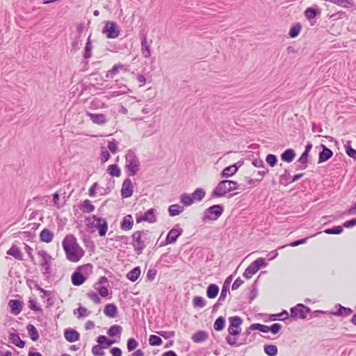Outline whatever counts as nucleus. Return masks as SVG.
<instances>
[{
	"instance_id": "23",
	"label": "nucleus",
	"mask_w": 356,
	"mask_h": 356,
	"mask_svg": "<svg viewBox=\"0 0 356 356\" xmlns=\"http://www.w3.org/2000/svg\"><path fill=\"white\" fill-rule=\"evenodd\" d=\"M323 150L319 154V163L326 161L332 156V152L326 147L325 145H322Z\"/></svg>"
},
{
	"instance_id": "59",
	"label": "nucleus",
	"mask_w": 356,
	"mask_h": 356,
	"mask_svg": "<svg viewBox=\"0 0 356 356\" xmlns=\"http://www.w3.org/2000/svg\"><path fill=\"white\" fill-rule=\"evenodd\" d=\"M89 312L88 311V309L85 307H79L78 309H77V314H78V317L79 318H81V317H86L87 316H88L89 314Z\"/></svg>"
},
{
	"instance_id": "32",
	"label": "nucleus",
	"mask_w": 356,
	"mask_h": 356,
	"mask_svg": "<svg viewBox=\"0 0 356 356\" xmlns=\"http://www.w3.org/2000/svg\"><path fill=\"white\" fill-rule=\"evenodd\" d=\"M26 329L31 339L33 341H38L39 339V334L35 327L33 325L29 324L27 325Z\"/></svg>"
},
{
	"instance_id": "53",
	"label": "nucleus",
	"mask_w": 356,
	"mask_h": 356,
	"mask_svg": "<svg viewBox=\"0 0 356 356\" xmlns=\"http://www.w3.org/2000/svg\"><path fill=\"white\" fill-rule=\"evenodd\" d=\"M103 346H94L92 348V353L95 356H103L104 355V351L102 350Z\"/></svg>"
},
{
	"instance_id": "16",
	"label": "nucleus",
	"mask_w": 356,
	"mask_h": 356,
	"mask_svg": "<svg viewBox=\"0 0 356 356\" xmlns=\"http://www.w3.org/2000/svg\"><path fill=\"white\" fill-rule=\"evenodd\" d=\"M65 339L70 342H75L79 339V333L74 330H66L64 332Z\"/></svg>"
},
{
	"instance_id": "12",
	"label": "nucleus",
	"mask_w": 356,
	"mask_h": 356,
	"mask_svg": "<svg viewBox=\"0 0 356 356\" xmlns=\"http://www.w3.org/2000/svg\"><path fill=\"white\" fill-rule=\"evenodd\" d=\"M142 221H147L152 223L155 222L156 221V217L155 216V209H149L144 213V215L136 218V222L138 223Z\"/></svg>"
},
{
	"instance_id": "7",
	"label": "nucleus",
	"mask_w": 356,
	"mask_h": 356,
	"mask_svg": "<svg viewBox=\"0 0 356 356\" xmlns=\"http://www.w3.org/2000/svg\"><path fill=\"white\" fill-rule=\"evenodd\" d=\"M102 33L105 34L108 38L113 39L119 36L120 29L115 22L106 21L102 29Z\"/></svg>"
},
{
	"instance_id": "58",
	"label": "nucleus",
	"mask_w": 356,
	"mask_h": 356,
	"mask_svg": "<svg viewBox=\"0 0 356 356\" xmlns=\"http://www.w3.org/2000/svg\"><path fill=\"white\" fill-rule=\"evenodd\" d=\"M282 328V325L280 323H274L271 326L269 327V332H271L273 334H277Z\"/></svg>"
},
{
	"instance_id": "29",
	"label": "nucleus",
	"mask_w": 356,
	"mask_h": 356,
	"mask_svg": "<svg viewBox=\"0 0 356 356\" xmlns=\"http://www.w3.org/2000/svg\"><path fill=\"white\" fill-rule=\"evenodd\" d=\"M80 209L84 213H91L95 210V206L89 200H85L81 207Z\"/></svg>"
},
{
	"instance_id": "39",
	"label": "nucleus",
	"mask_w": 356,
	"mask_h": 356,
	"mask_svg": "<svg viewBox=\"0 0 356 356\" xmlns=\"http://www.w3.org/2000/svg\"><path fill=\"white\" fill-rule=\"evenodd\" d=\"M264 352L268 356H276L277 354V348L275 345H266Z\"/></svg>"
},
{
	"instance_id": "52",
	"label": "nucleus",
	"mask_w": 356,
	"mask_h": 356,
	"mask_svg": "<svg viewBox=\"0 0 356 356\" xmlns=\"http://www.w3.org/2000/svg\"><path fill=\"white\" fill-rule=\"evenodd\" d=\"M305 15L307 19H312L316 17V10L312 8H308L305 11Z\"/></svg>"
},
{
	"instance_id": "64",
	"label": "nucleus",
	"mask_w": 356,
	"mask_h": 356,
	"mask_svg": "<svg viewBox=\"0 0 356 356\" xmlns=\"http://www.w3.org/2000/svg\"><path fill=\"white\" fill-rule=\"evenodd\" d=\"M352 313V310L349 308H346L343 307H341L338 312L336 314L337 315H349Z\"/></svg>"
},
{
	"instance_id": "6",
	"label": "nucleus",
	"mask_w": 356,
	"mask_h": 356,
	"mask_svg": "<svg viewBox=\"0 0 356 356\" xmlns=\"http://www.w3.org/2000/svg\"><path fill=\"white\" fill-rule=\"evenodd\" d=\"M222 212L223 207L221 205L216 204L211 206L205 211L203 220H216L222 215Z\"/></svg>"
},
{
	"instance_id": "31",
	"label": "nucleus",
	"mask_w": 356,
	"mask_h": 356,
	"mask_svg": "<svg viewBox=\"0 0 356 356\" xmlns=\"http://www.w3.org/2000/svg\"><path fill=\"white\" fill-rule=\"evenodd\" d=\"M219 291V288L216 284H211L209 285L207 289V296L209 298H215Z\"/></svg>"
},
{
	"instance_id": "28",
	"label": "nucleus",
	"mask_w": 356,
	"mask_h": 356,
	"mask_svg": "<svg viewBox=\"0 0 356 356\" xmlns=\"http://www.w3.org/2000/svg\"><path fill=\"white\" fill-rule=\"evenodd\" d=\"M296 156L295 151L292 149H287L281 154V159L282 161L290 163Z\"/></svg>"
},
{
	"instance_id": "19",
	"label": "nucleus",
	"mask_w": 356,
	"mask_h": 356,
	"mask_svg": "<svg viewBox=\"0 0 356 356\" xmlns=\"http://www.w3.org/2000/svg\"><path fill=\"white\" fill-rule=\"evenodd\" d=\"M71 279H72V282L74 286H80L82 284H83L84 282L87 280L77 270L72 273Z\"/></svg>"
},
{
	"instance_id": "37",
	"label": "nucleus",
	"mask_w": 356,
	"mask_h": 356,
	"mask_svg": "<svg viewBox=\"0 0 356 356\" xmlns=\"http://www.w3.org/2000/svg\"><path fill=\"white\" fill-rule=\"evenodd\" d=\"M191 195L193 201H201L205 196V192L202 188H197L194 191Z\"/></svg>"
},
{
	"instance_id": "26",
	"label": "nucleus",
	"mask_w": 356,
	"mask_h": 356,
	"mask_svg": "<svg viewBox=\"0 0 356 356\" xmlns=\"http://www.w3.org/2000/svg\"><path fill=\"white\" fill-rule=\"evenodd\" d=\"M134 225V220L131 215H127L124 217L121 223V228L124 230H130Z\"/></svg>"
},
{
	"instance_id": "62",
	"label": "nucleus",
	"mask_w": 356,
	"mask_h": 356,
	"mask_svg": "<svg viewBox=\"0 0 356 356\" xmlns=\"http://www.w3.org/2000/svg\"><path fill=\"white\" fill-rule=\"evenodd\" d=\"M157 271L154 268H150L147 273V279L149 281H152L155 279Z\"/></svg>"
},
{
	"instance_id": "13",
	"label": "nucleus",
	"mask_w": 356,
	"mask_h": 356,
	"mask_svg": "<svg viewBox=\"0 0 356 356\" xmlns=\"http://www.w3.org/2000/svg\"><path fill=\"white\" fill-rule=\"evenodd\" d=\"M86 114L90 118L91 121L95 124L102 125L107 122V118L104 114H95L89 112H88Z\"/></svg>"
},
{
	"instance_id": "22",
	"label": "nucleus",
	"mask_w": 356,
	"mask_h": 356,
	"mask_svg": "<svg viewBox=\"0 0 356 356\" xmlns=\"http://www.w3.org/2000/svg\"><path fill=\"white\" fill-rule=\"evenodd\" d=\"M208 337V333L206 331L201 330L194 333L191 337V339L195 343H201L206 341Z\"/></svg>"
},
{
	"instance_id": "10",
	"label": "nucleus",
	"mask_w": 356,
	"mask_h": 356,
	"mask_svg": "<svg viewBox=\"0 0 356 356\" xmlns=\"http://www.w3.org/2000/svg\"><path fill=\"white\" fill-rule=\"evenodd\" d=\"M310 312V309L302 304H298L291 309V317L293 318L305 319L307 314Z\"/></svg>"
},
{
	"instance_id": "57",
	"label": "nucleus",
	"mask_w": 356,
	"mask_h": 356,
	"mask_svg": "<svg viewBox=\"0 0 356 356\" xmlns=\"http://www.w3.org/2000/svg\"><path fill=\"white\" fill-rule=\"evenodd\" d=\"M300 31V26L296 25L293 26L289 31V35L291 38H296Z\"/></svg>"
},
{
	"instance_id": "45",
	"label": "nucleus",
	"mask_w": 356,
	"mask_h": 356,
	"mask_svg": "<svg viewBox=\"0 0 356 356\" xmlns=\"http://www.w3.org/2000/svg\"><path fill=\"white\" fill-rule=\"evenodd\" d=\"M257 269L259 270L262 267H266L267 266V263L265 259L262 257L258 258L255 261H254L252 264Z\"/></svg>"
},
{
	"instance_id": "51",
	"label": "nucleus",
	"mask_w": 356,
	"mask_h": 356,
	"mask_svg": "<svg viewBox=\"0 0 356 356\" xmlns=\"http://www.w3.org/2000/svg\"><path fill=\"white\" fill-rule=\"evenodd\" d=\"M228 291H229V287L227 285L222 286L221 293H220V297L218 300V302L219 304H220L222 302H223L225 300V298L227 295Z\"/></svg>"
},
{
	"instance_id": "61",
	"label": "nucleus",
	"mask_w": 356,
	"mask_h": 356,
	"mask_svg": "<svg viewBox=\"0 0 356 356\" xmlns=\"http://www.w3.org/2000/svg\"><path fill=\"white\" fill-rule=\"evenodd\" d=\"M108 147L109 150L112 153H116L118 151V143L115 140H113L112 141H110L108 145Z\"/></svg>"
},
{
	"instance_id": "20",
	"label": "nucleus",
	"mask_w": 356,
	"mask_h": 356,
	"mask_svg": "<svg viewBox=\"0 0 356 356\" xmlns=\"http://www.w3.org/2000/svg\"><path fill=\"white\" fill-rule=\"evenodd\" d=\"M8 339L12 343H13L14 345L19 348H22L25 346V342L20 339L19 335L17 333H10Z\"/></svg>"
},
{
	"instance_id": "17",
	"label": "nucleus",
	"mask_w": 356,
	"mask_h": 356,
	"mask_svg": "<svg viewBox=\"0 0 356 356\" xmlns=\"http://www.w3.org/2000/svg\"><path fill=\"white\" fill-rule=\"evenodd\" d=\"M141 52L145 58H149L151 56L150 44L147 42L146 35H143L142 38Z\"/></svg>"
},
{
	"instance_id": "47",
	"label": "nucleus",
	"mask_w": 356,
	"mask_h": 356,
	"mask_svg": "<svg viewBox=\"0 0 356 356\" xmlns=\"http://www.w3.org/2000/svg\"><path fill=\"white\" fill-rule=\"evenodd\" d=\"M308 155H309V154L303 152V153L299 158L298 162L302 164V165L300 166V169L304 170L307 168Z\"/></svg>"
},
{
	"instance_id": "43",
	"label": "nucleus",
	"mask_w": 356,
	"mask_h": 356,
	"mask_svg": "<svg viewBox=\"0 0 356 356\" xmlns=\"http://www.w3.org/2000/svg\"><path fill=\"white\" fill-rule=\"evenodd\" d=\"M193 305L194 307L202 308L205 306V301L201 296H195L193 300Z\"/></svg>"
},
{
	"instance_id": "18",
	"label": "nucleus",
	"mask_w": 356,
	"mask_h": 356,
	"mask_svg": "<svg viewBox=\"0 0 356 356\" xmlns=\"http://www.w3.org/2000/svg\"><path fill=\"white\" fill-rule=\"evenodd\" d=\"M54 236V233L49 229H43L40 234V241L47 243H50Z\"/></svg>"
},
{
	"instance_id": "50",
	"label": "nucleus",
	"mask_w": 356,
	"mask_h": 356,
	"mask_svg": "<svg viewBox=\"0 0 356 356\" xmlns=\"http://www.w3.org/2000/svg\"><path fill=\"white\" fill-rule=\"evenodd\" d=\"M138 346V343L134 338H130L127 341V349L129 352L134 350Z\"/></svg>"
},
{
	"instance_id": "60",
	"label": "nucleus",
	"mask_w": 356,
	"mask_h": 356,
	"mask_svg": "<svg viewBox=\"0 0 356 356\" xmlns=\"http://www.w3.org/2000/svg\"><path fill=\"white\" fill-rule=\"evenodd\" d=\"M29 308L35 312H42V309L38 306L37 302L35 300H30L29 302Z\"/></svg>"
},
{
	"instance_id": "25",
	"label": "nucleus",
	"mask_w": 356,
	"mask_h": 356,
	"mask_svg": "<svg viewBox=\"0 0 356 356\" xmlns=\"http://www.w3.org/2000/svg\"><path fill=\"white\" fill-rule=\"evenodd\" d=\"M7 254L10 255L19 261L23 260V254L21 250L16 245H12L7 251Z\"/></svg>"
},
{
	"instance_id": "35",
	"label": "nucleus",
	"mask_w": 356,
	"mask_h": 356,
	"mask_svg": "<svg viewBox=\"0 0 356 356\" xmlns=\"http://www.w3.org/2000/svg\"><path fill=\"white\" fill-rule=\"evenodd\" d=\"M124 65L122 64L115 65L111 70H109L106 74V77L108 79H113V77L119 72L120 70H122Z\"/></svg>"
},
{
	"instance_id": "55",
	"label": "nucleus",
	"mask_w": 356,
	"mask_h": 356,
	"mask_svg": "<svg viewBox=\"0 0 356 356\" xmlns=\"http://www.w3.org/2000/svg\"><path fill=\"white\" fill-rule=\"evenodd\" d=\"M266 161L268 163L271 167L275 166L276 164L277 159L275 155L274 154H268L266 156Z\"/></svg>"
},
{
	"instance_id": "46",
	"label": "nucleus",
	"mask_w": 356,
	"mask_h": 356,
	"mask_svg": "<svg viewBox=\"0 0 356 356\" xmlns=\"http://www.w3.org/2000/svg\"><path fill=\"white\" fill-rule=\"evenodd\" d=\"M149 343L151 346H160L162 343V339L160 337L152 334L149 338Z\"/></svg>"
},
{
	"instance_id": "38",
	"label": "nucleus",
	"mask_w": 356,
	"mask_h": 356,
	"mask_svg": "<svg viewBox=\"0 0 356 356\" xmlns=\"http://www.w3.org/2000/svg\"><path fill=\"white\" fill-rule=\"evenodd\" d=\"M180 201L185 206H191L194 202L192 195H190L188 193H183L181 195Z\"/></svg>"
},
{
	"instance_id": "24",
	"label": "nucleus",
	"mask_w": 356,
	"mask_h": 356,
	"mask_svg": "<svg viewBox=\"0 0 356 356\" xmlns=\"http://www.w3.org/2000/svg\"><path fill=\"white\" fill-rule=\"evenodd\" d=\"M106 316L110 318H114L117 315L118 308L114 304H107L104 309Z\"/></svg>"
},
{
	"instance_id": "21",
	"label": "nucleus",
	"mask_w": 356,
	"mask_h": 356,
	"mask_svg": "<svg viewBox=\"0 0 356 356\" xmlns=\"http://www.w3.org/2000/svg\"><path fill=\"white\" fill-rule=\"evenodd\" d=\"M240 165L238 166L237 164H234L226 167L221 172L222 177H229L235 175L238 170Z\"/></svg>"
},
{
	"instance_id": "56",
	"label": "nucleus",
	"mask_w": 356,
	"mask_h": 356,
	"mask_svg": "<svg viewBox=\"0 0 356 356\" xmlns=\"http://www.w3.org/2000/svg\"><path fill=\"white\" fill-rule=\"evenodd\" d=\"M157 334L160 336L163 337L164 339H170L175 336V332L174 331H159L157 332Z\"/></svg>"
},
{
	"instance_id": "9",
	"label": "nucleus",
	"mask_w": 356,
	"mask_h": 356,
	"mask_svg": "<svg viewBox=\"0 0 356 356\" xmlns=\"http://www.w3.org/2000/svg\"><path fill=\"white\" fill-rule=\"evenodd\" d=\"M229 325L228 332L230 335L236 336L241 332V325L242 319L239 316H232L229 318Z\"/></svg>"
},
{
	"instance_id": "3",
	"label": "nucleus",
	"mask_w": 356,
	"mask_h": 356,
	"mask_svg": "<svg viewBox=\"0 0 356 356\" xmlns=\"http://www.w3.org/2000/svg\"><path fill=\"white\" fill-rule=\"evenodd\" d=\"M238 184L232 180L220 181L212 192L213 197H222L230 191L238 189Z\"/></svg>"
},
{
	"instance_id": "48",
	"label": "nucleus",
	"mask_w": 356,
	"mask_h": 356,
	"mask_svg": "<svg viewBox=\"0 0 356 356\" xmlns=\"http://www.w3.org/2000/svg\"><path fill=\"white\" fill-rule=\"evenodd\" d=\"M91 51H92V44L90 42V37H89L88 38V41L86 44V47H85V53H84L85 58H89L91 57V56H92Z\"/></svg>"
},
{
	"instance_id": "42",
	"label": "nucleus",
	"mask_w": 356,
	"mask_h": 356,
	"mask_svg": "<svg viewBox=\"0 0 356 356\" xmlns=\"http://www.w3.org/2000/svg\"><path fill=\"white\" fill-rule=\"evenodd\" d=\"M122 327L120 325H112L108 329L107 333L111 337L117 336L120 334Z\"/></svg>"
},
{
	"instance_id": "44",
	"label": "nucleus",
	"mask_w": 356,
	"mask_h": 356,
	"mask_svg": "<svg viewBox=\"0 0 356 356\" xmlns=\"http://www.w3.org/2000/svg\"><path fill=\"white\" fill-rule=\"evenodd\" d=\"M346 154L351 158L356 159V150L352 148L350 141H347L345 145Z\"/></svg>"
},
{
	"instance_id": "34",
	"label": "nucleus",
	"mask_w": 356,
	"mask_h": 356,
	"mask_svg": "<svg viewBox=\"0 0 356 356\" xmlns=\"http://www.w3.org/2000/svg\"><path fill=\"white\" fill-rule=\"evenodd\" d=\"M107 172L112 176L118 177L121 175V170L117 164L110 165L107 168Z\"/></svg>"
},
{
	"instance_id": "30",
	"label": "nucleus",
	"mask_w": 356,
	"mask_h": 356,
	"mask_svg": "<svg viewBox=\"0 0 356 356\" xmlns=\"http://www.w3.org/2000/svg\"><path fill=\"white\" fill-rule=\"evenodd\" d=\"M140 273V268L139 267H136L127 274V277L130 281L135 282L139 277Z\"/></svg>"
},
{
	"instance_id": "4",
	"label": "nucleus",
	"mask_w": 356,
	"mask_h": 356,
	"mask_svg": "<svg viewBox=\"0 0 356 356\" xmlns=\"http://www.w3.org/2000/svg\"><path fill=\"white\" fill-rule=\"evenodd\" d=\"M125 168H127L129 175H135L139 171L140 161L138 158L133 152L128 151L125 155Z\"/></svg>"
},
{
	"instance_id": "15",
	"label": "nucleus",
	"mask_w": 356,
	"mask_h": 356,
	"mask_svg": "<svg viewBox=\"0 0 356 356\" xmlns=\"http://www.w3.org/2000/svg\"><path fill=\"white\" fill-rule=\"evenodd\" d=\"M11 312L15 315L19 314L22 310V303L18 300H11L8 302Z\"/></svg>"
},
{
	"instance_id": "5",
	"label": "nucleus",
	"mask_w": 356,
	"mask_h": 356,
	"mask_svg": "<svg viewBox=\"0 0 356 356\" xmlns=\"http://www.w3.org/2000/svg\"><path fill=\"white\" fill-rule=\"evenodd\" d=\"M87 220L91 228H95L98 230L100 236L106 235L108 230V223L106 219L93 215L88 218Z\"/></svg>"
},
{
	"instance_id": "36",
	"label": "nucleus",
	"mask_w": 356,
	"mask_h": 356,
	"mask_svg": "<svg viewBox=\"0 0 356 356\" xmlns=\"http://www.w3.org/2000/svg\"><path fill=\"white\" fill-rule=\"evenodd\" d=\"M250 330H259L262 332L267 333L269 332V326H267L266 325H262L260 323H253L252 324L249 328Z\"/></svg>"
},
{
	"instance_id": "11",
	"label": "nucleus",
	"mask_w": 356,
	"mask_h": 356,
	"mask_svg": "<svg viewBox=\"0 0 356 356\" xmlns=\"http://www.w3.org/2000/svg\"><path fill=\"white\" fill-rule=\"evenodd\" d=\"M134 193V187L132 185L131 180L129 178H126L122 186L121 195L124 198L131 197Z\"/></svg>"
},
{
	"instance_id": "14",
	"label": "nucleus",
	"mask_w": 356,
	"mask_h": 356,
	"mask_svg": "<svg viewBox=\"0 0 356 356\" xmlns=\"http://www.w3.org/2000/svg\"><path fill=\"white\" fill-rule=\"evenodd\" d=\"M182 230H178L177 229H172L168 234L165 238V244H171L175 243L177 238L181 235Z\"/></svg>"
},
{
	"instance_id": "41",
	"label": "nucleus",
	"mask_w": 356,
	"mask_h": 356,
	"mask_svg": "<svg viewBox=\"0 0 356 356\" xmlns=\"http://www.w3.org/2000/svg\"><path fill=\"white\" fill-rule=\"evenodd\" d=\"M257 269L252 264H250L245 270L243 273V276L246 279H250L253 275L257 272Z\"/></svg>"
},
{
	"instance_id": "49",
	"label": "nucleus",
	"mask_w": 356,
	"mask_h": 356,
	"mask_svg": "<svg viewBox=\"0 0 356 356\" xmlns=\"http://www.w3.org/2000/svg\"><path fill=\"white\" fill-rule=\"evenodd\" d=\"M324 232L327 234H339L343 232V227L341 226H335L332 228L326 229Z\"/></svg>"
},
{
	"instance_id": "40",
	"label": "nucleus",
	"mask_w": 356,
	"mask_h": 356,
	"mask_svg": "<svg viewBox=\"0 0 356 356\" xmlns=\"http://www.w3.org/2000/svg\"><path fill=\"white\" fill-rule=\"evenodd\" d=\"M225 324V318L222 316H219L216 320L214 325H213V327L216 331H220L224 328Z\"/></svg>"
},
{
	"instance_id": "27",
	"label": "nucleus",
	"mask_w": 356,
	"mask_h": 356,
	"mask_svg": "<svg viewBox=\"0 0 356 356\" xmlns=\"http://www.w3.org/2000/svg\"><path fill=\"white\" fill-rule=\"evenodd\" d=\"M92 266L90 264H87L83 266H79L77 268V270L80 272L81 274H82L85 278L88 279V277L92 274Z\"/></svg>"
},
{
	"instance_id": "8",
	"label": "nucleus",
	"mask_w": 356,
	"mask_h": 356,
	"mask_svg": "<svg viewBox=\"0 0 356 356\" xmlns=\"http://www.w3.org/2000/svg\"><path fill=\"white\" fill-rule=\"evenodd\" d=\"M38 257L41 259L40 265L44 274H49L51 272L52 257L44 250L38 252Z\"/></svg>"
},
{
	"instance_id": "1",
	"label": "nucleus",
	"mask_w": 356,
	"mask_h": 356,
	"mask_svg": "<svg viewBox=\"0 0 356 356\" xmlns=\"http://www.w3.org/2000/svg\"><path fill=\"white\" fill-rule=\"evenodd\" d=\"M63 247L68 260L77 262L83 255V251L79 246L76 238L71 234L67 235L63 241Z\"/></svg>"
},
{
	"instance_id": "54",
	"label": "nucleus",
	"mask_w": 356,
	"mask_h": 356,
	"mask_svg": "<svg viewBox=\"0 0 356 356\" xmlns=\"http://www.w3.org/2000/svg\"><path fill=\"white\" fill-rule=\"evenodd\" d=\"M87 296L95 303H96V304L100 303L101 300H100L99 296L96 293H95L93 291H90L87 293Z\"/></svg>"
},
{
	"instance_id": "33",
	"label": "nucleus",
	"mask_w": 356,
	"mask_h": 356,
	"mask_svg": "<svg viewBox=\"0 0 356 356\" xmlns=\"http://www.w3.org/2000/svg\"><path fill=\"white\" fill-rule=\"evenodd\" d=\"M184 211V207L179 205V204H172L169 207L168 211L170 216H175L181 213H182Z\"/></svg>"
},
{
	"instance_id": "63",
	"label": "nucleus",
	"mask_w": 356,
	"mask_h": 356,
	"mask_svg": "<svg viewBox=\"0 0 356 356\" xmlns=\"http://www.w3.org/2000/svg\"><path fill=\"white\" fill-rule=\"evenodd\" d=\"M273 320H276L277 318H280L281 320H284L289 317V314L286 310H284L281 313L278 314H275L273 316Z\"/></svg>"
},
{
	"instance_id": "2",
	"label": "nucleus",
	"mask_w": 356,
	"mask_h": 356,
	"mask_svg": "<svg viewBox=\"0 0 356 356\" xmlns=\"http://www.w3.org/2000/svg\"><path fill=\"white\" fill-rule=\"evenodd\" d=\"M150 241V233L147 230L137 231L132 234V245L140 254Z\"/></svg>"
}]
</instances>
